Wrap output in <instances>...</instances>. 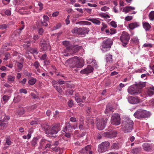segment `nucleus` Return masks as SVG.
<instances>
[{
  "mask_svg": "<svg viewBox=\"0 0 154 154\" xmlns=\"http://www.w3.org/2000/svg\"><path fill=\"white\" fill-rule=\"evenodd\" d=\"M66 66L70 68H81L84 66V62L82 59L77 56L69 59L65 63Z\"/></svg>",
  "mask_w": 154,
  "mask_h": 154,
  "instance_id": "nucleus-1",
  "label": "nucleus"
},
{
  "mask_svg": "<svg viewBox=\"0 0 154 154\" xmlns=\"http://www.w3.org/2000/svg\"><path fill=\"white\" fill-rule=\"evenodd\" d=\"M42 127L44 128L46 134H56L60 130V125L59 123L54 125L51 128L47 124L43 125Z\"/></svg>",
  "mask_w": 154,
  "mask_h": 154,
  "instance_id": "nucleus-2",
  "label": "nucleus"
},
{
  "mask_svg": "<svg viewBox=\"0 0 154 154\" xmlns=\"http://www.w3.org/2000/svg\"><path fill=\"white\" fill-rule=\"evenodd\" d=\"M134 124L133 121L130 118H126L122 122V129L124 133L131 132Z\"/></svg>",
  "mask_w": 154,
  "mask_h": 154,
  "instance_id": "nucleus-3",
  "label": "nucleus"
},
{
  "mask_svg": "<svg viewBox=\"0 0 154 154\" xmlns=\"http://www.w3.org/2000/svg\"><path fill=\"white\" fill-rule=\"evenodd\" d=\"M63 44L66 46L67 51L69 52L71 54L76 53L82 48L81 46H78L77 45H71L69 42L66 41H63Z\"/></svg>",
  "mask_w": 154,
  "mask_h": 154,
  "instance_id": "nucleus-4",
  "label": "nucleus"
},
{
  "mask_svg": "<svg viewBox=\"0 0 154 154\" xmlns=\"http://www.w3.org/2000/svg\"><path fill=\"white\" fill-rule=\"evenodd\" d=\"M136 118L140 119L142 118H147L150 116V113L146 110L140 109L136 111L134 114Z\"/></svg>",
  "mask_w": 154,
  "mask_h": 154,
  "instance_id": "nucleus-5",
  "label": "nucleus"
},
{
  "mask_svg": "<svg viewBox=\"0 0 154 154\" xmlns=\"http://www.w3.org/2000/svg\"><path fill=\"white\" fill-rule=\"evenodd\" d=\"M89 31L88 28L75 27L72 30V32L74 34L83 35L87 34Z\"/></svg>",
  "mask_w": 154,
  "mask_h": 154,
  "instance_id": "nucleus-6",
  "label": "nucleus"
},
{
  "mask_svg": "<svg viewBox=\"0 0 154 154\" xmlns=\"http://www.w3.org/2000/svg\"><path fill=\"white\" fill-rule=\"evenodd\" d=\"M130 39L129 34L125 31H123L120 37V39L122 43V45L124 47H126Z\"/></svg>",
  "mask_w": 154,
  "mask_h": 154,
  "instance_id": "nucleus-7",
  "label": "nucleus"
},
{
  "mask_svg": "<svg viewBox=\"0 0 154 154\" xmlns=\"http://www.w3.org/2000/svg\"><path fill=\"white\" fill-rule=\"evenodd\" d=\"M110 145L108 141L102 142L100 144L98 147V150L100 153H103L107 151Z\"/></svg>",
  "mask_w": 154,
  "mask_h": 154,
  "instance_id": "nucleus-8",
  "label": "nucleus"
},
{
  "mask_svg": "<svg viewBox=\"0 0 154 154\" xmlns=\"http://www.w3.org/2000/svg\"><path fill=\"white\" fill-rule=\"evenodd\" d=\"M40 46L41 49L44 51L50 50L51 49V46L48 41H46L43 39H41L40 42Z\"/></svg>",
  "mask_w": 154,
  "mask_h": 154,
  "instance_id": "nucleus-9",
  "label": "nucleus"
},
{
  "mask_svg": "<svg viewBox=\"0 0 154 154\" xmlns=\"http://www.w3.org/2000/svg\"><path fill=\"white\" fill-rule=\"evenodd\" d=\"M111 122L112 124L116 125H119L120 124V118L118 113H115L112 115Z\"/></svg>",
  "mask_w": 154,
  "mask_h": 154,
  "instance_id": "nucleus-10",
  "label": "nucleus"
},
{
  "mask_svg": "<svg viewBox=\"0 0 154 154\" xmlns=\"http://www.w3.org/2000/svg\"><path fill=\"white\" fill-rule=\"evenodd\" d=\"M113 43L112 40L110 38H108L106 40L103 41L102 46L104 49H109Z\"/></svg>",
  "mask_w": 154,
  "mask_h": 154,
  "instance_id": "nucleus-11",
  "label": "nucleus"
},
{
  "mask_svg": "<svg viewBox=\"0 0 154 154\" xmlns=\"http://www.w3.org/2000/svg\"><path fill=\"white\" fill-rule=\"evenodd\" d=\"M128 93L131 95L137 94L141 93V90L138 89L136 85L134 87H129L128 89Z\"/></svg>",
  "mask_w": 154,
  "mask_h": 154,
  "instance_id": "nucleus-12",
  "label": "nucleus"
},
{
  "mask_svg": "<svg viewBox=\"0 0 154 154\" xmlns=\"http://www.w3.org/2000/svg\"><path fill=\"white\" fill-rule=\"evenodd\" d=\"M97 122L96 125L97 129L100 130L103 129L105 127L106 122L102 119L97 120Z\"/></svg>",
  "mask_w": 154,
  "mask_h": 154,
  "instance_id": "nucleus-13",
  "label": "nucleus"
},
{
  "mask_svg": "<svg viewBox=\"0 0 154 154\" xmlns=\"http://www.w3.org/2000/svg\"><path fill=\"white\" fill-rule=\"evenodd\" d=\"M128 102L132 104H135L139 103L140 99L138 97L130 96L128 97Z\"/></svg>",
  "mask_w": 154,
  "mask_h": 154,
  "instance_id": "nucleus-14",
  "label": "nucleus"
},
{
  "mask_svg": "<svg viewBox=\"0 0 154 154\" xmlns=\"http://www.w3.org/2000/svg\"><path fill=\"white\" fill-rule=\"evenodd\" d=\"M116 131H112L104 132L103 135L106 137L112 138L116 137Z\"/></svg>",
  "mask_w": 154,
  "mask_h": 154,
  "instance_id": "nucleus-15",
  "label": "nucleus"
},
{
  "mask_svg": "<svg viewBox=\"0 0 154 154\" xmlns=\"http://www.w3.org/2000/svg\"><path fill=\"white\" fill-rule=\"evenodd\" d=\"M93 68L91 65H88L87 67L80 71L82 74H87L91 73L93 71Z\"/></svg>",
  "mask_w": 154,
  "mask_h": 154,
  "instance_id": "nucleus-16",
  "label": "nucleus"
},
{
  "mask_svg": "<svg viewBox=\"0 0 154 154\" xmlns=\"http://www.w3.org/2000/svg\"><path fill=\"white\" fill-rule=\"evenodd\" d=\"M72 126L69 122L66 123L64 128H63V131L65 133L67 131L69 132L72 131Z\"/></svg>",
  "mask_w": 154,
  "mask_h": 154,
  "instance_id": "nucleus-17",
  "label": "nucleus"
},
{
  "mask_svg": "<svg viewBox=\"0 0 154 154\" xmlns=\"http://www.w3.org/2000/svg\"><path fill=\"white\" fill-rule=\"evenodd\" d=\"M140 24L139 23L134 22L128 24V27L130 29L133 30L135 28L139 27Z\"/></svg>",
  "mask_w": 154,
  "mask_h": 154,
  "instance_id": "nucleus-18",
  "label": "nucleus"
},
{
  "mask_svg": "<svg viewBox=\"0 0 154 154\" xmlns=\"http://www.w3.org/2000/svg\"><path fill=\"white\" fill-rule=\"evenodd\" d=\"M143 149L147 152H149L152 149L150 144L147 143H144L143 145Z\"/></svg>",
  "mask_w": 154,
  "mask_h": 154,
  "instance_id": "nucleus-19",
  "label": "nucleus"
},
{
  "mask_svg": "<svg viewBox=\"0 0 154 154\" xmlns=\"http://www.w3.org/2000/svg\"><path fill=\"white\" fill-rule=\"evenodd\" d=\"M135 8L131 6L125 7L123 10V12L125 13H127L132 10H134Z\"/></svg>",
  "mask_w": 154,
  "mask_h": 154,
  "instance_id": "nucleus-20",
  "label": "nucleus"
},
{
  "mask_svg": "<svg viewBox=\"0 0 154 154\" xmlns=\"http://www.w3.org/2000/svg\"><path fill=\"white\" fill-rule=\"evenodd\" d=\"M87 20L92 22L95 24L100 25V22L98 20L94 18H91L87 19Z\"/></svg>",
  "mask_w": 154,
  "mask_h": 154,
  "instance_id": "nucleus-21",
  "label": "nucleus"
},
{
  "mask_svg": "<svg viewBox=\"0 0 154 154\" xmlns=\"http://www.w3.org/2000/svg\"><path fill=\"white\" fill-rule=\"evenodd\" d=\"M146 85L145 82H140L138 84H137L136 86L137 87L138 89L141 90V92L142 88L144 87Z\"/></svg>",
  "mask_w": 154,
  "mask_h": 154,
  "instance_id": "nucleus-22",
  "label": "nucleus"
},
{
  "mask_svg": "<svg viewBox=\"0 0 154 154\" xmlns=\"http://www.w3.org/2000/svg\"><path fill=\"white\" fill-rule=\"evenodd\" d=\"M143 28L146 31L149 30L151 28V26L147 22H143Z\"/></svg>",
  "mask_w": 154,
  "mask_h": 154,
  "instance_id": "nucleus-23",
  "label": "nucleus"
},
{
  "mask_svg": "<svg viewBox=\"0 0 154 154\" xmlns=\"http://www.w3.org/2000/svg\"><path fill=\"white\" fill-rule=\"evenodd\" d=\"M3 114V115H2L1 117V120H2L5 122H7L10 119L9 116H5L4 113Z\"/></svg>",
  "mask_w": 154,
  "mask_h": 154,
  "instance_id": "nucleus-24",
  "label": "nucleus"
},
{
  "mask_svg": "<svg viewBox=\"0 0 154 154\" xmlns=\"http://www.w3.org/2000/svg\"><path fill=\"white\" fill-rule=\"evenodd\" d=\"M15 79V77L11 75H8L7 80L10 82H14Z\"/></svg>",
  "mask_w": 154,
  "mask_h": 154,
  "instance_id": "nucleus-25",
  "label": "nucleus"
},
{
  "mask_svg": "<svg viewBox=\"0 0 154 154\" xmlns=\"http://www.w3.org/2000/svg\"><path fill=\"white\" fill-rule=\"evenodd\" d=\"M100 16L102 18H104L106 19L109 20H108L109 21L111 20V19H109L110 18V16L108 14H106L105 13H101L100 14Z\"/></svg>",
  "mask_w": 154,
  "mask_h": 154,
  "instance_id": "nucleus-26",
  "label": "nucleus"
},
{
  "mask_svg": "<svg viewBox=\"0 0 154 154\" xmlns=\"http://www.w3.org/2000/svg\"><path fill=\"white\" fill-rule=\"evenodd\" d=\"M106 60L107 62L108 63H110L112 61V56L108 54L106 55Z\"/></svg>",
  "mask_w": 154,
  "mask_h": 154,
  "instance_id": "nucleus-27",
  "label": "nucleus"
},
{
  "mask_svg": "<svg viewBox=\"0 0 154 154\" xmlns=\"http://www.w3.org/2000/svg\"><path fill=\"white\" fill-rule=\"evenodd\" d=\"M38 138L36 137L34 138L31 142V144L32 146H35L37 145V141L38 140Z\"/></svg>",
  "mask_w": 154,
  "mask_h": 154,
  "instance_id": "nucleus-28",
  "label": "nucleus"
},
{
  "mask_svg": "<svg viewBox=\"0 0 154 154\" xmlns=\"http://www.w3.org/2000/svg\"><path fill=\"white\" fill-rule=\"evenodd\" d=\"M148 94L149 96H151L154 94V87H151L148 90Z\"/></svg>",
  "mask_w": 154,
  "mask_h": 154,
  "instance_id": "nucleus-29",
  "label": "nucleus"
},
{
  "mask_svg": "<svg viewBox=\"0 0 154 154\" xmlns=\"http://www.w3.org/2000/svg\"><path fill=\"white\" fill-rule=\"evenodd\" d=\"M21 99V97L19 95L15 97L13 101L14 103H17L20 102Z\"/></svg>",
  "mask_w": 154,
  "mask_h": 154,
  "instance_id": "nucleus-30",
  "label": "nucleus"
},
{
  "mask_svg": "<svg viewBox=\"0 0 154 154\" xmlns=\"http://www.w3.org/2000/svg\"><path fill=\"white\" fill-rule=\"evenodd\" d=\"M36 81V79L35 78H32L30 79L28 82V83L31 85H34Z\"/></svg>",
  "mask_w": 154,
  "mask_h": 154,
  "instance_id": "nucleus-31",
  "label": "nucleus"
},
{
  "mask_svg": "<svg viewBox=\"0 0 154 154\" xmlns=\"http://www.w3.org/2000/svg\"><path fill=\"white\" fill-rule=\"evenodd\" d=\"M30 41L29 40H28L25 41V43L23 45V47L25 48H26L30 46Z\"/></svg>",
  "mask_w": 154,
  "mask_h": 154,
  "instance_id": "nucleus-32",
  "label": "nucleus"
},
{
  "mask_svg": "<svg viewBox=\"0 0 154 154\" xmlns=\"http://www.w3.org/2000/svg\"><path fill=\"white\" fill-rule=\"evenodd\" d=\"M149 16L151 20H154V11H152L150 12L149 15Z\"/></svg>",
  "mask_w": 154,
  "mask_h": 154,
  "instance_id": "nucleus-33",
  "label": "nucleus"
},
{
  "mask_svg": "<svg viewBox=\"0 0 154 154\" xmlns=\"http://www.w3.org/2000/svg\"><path fill=\"white\" fill-rule=\"evenodd\" d=\"M76 23L81 25H90L91 24V23L90 22L87 21H83L77 22Z\"/></svg>",
  "mask_w": 154,
  "mask_h": 154,
  "instance_id": "nucleus-34",
  "label": "nucleus"
},
{
  "mask_svg": "<svg viewBox=\"0 0 154 154\" xmlns=\"http://www.w3.org/2000/svg\"><path fill=\"white\" fill-rule=\"evenodd\" d=\"M54 87L59 93L61 94L62 93L63 91L61 88L60 86H58L57 85H54Z\"/></svg>",
  "mask_w": 154,
  "mask_h": 154,
  "instance_id": "nucleus-35",
  "label": "nucleus"
},
{
  "mask_svg": "<svg viewBox=\"0 0 154 154\" xmlns=\"http://www.w3.org/2000/svg\"><path fill=\"white\" fill-rule=\"evenodd\" d=\"M75 100L78 103L83 102V101H82V99L80 98L78 96L75 95Z\"/></svg>",
  "mask_w": 154,
  "mask_h": 154,
  "instance_id": "nucleus-36",
  "label": "nucleus"
},
{
  "mask_svg": "<svg viewBox=\"0 0 154 154\" xmlns=\"http://www.w3.org/2000/svg\"><path fill=\"white\" fill-rule=\"evenodd\" d=\"M6 143L8 145V146L11 144L12 142H11V140L9 137H7L6 138Z\"/></svg>",
  "mask_w": 154,
  "mask_h": 154,
  "instance_id": "nucleus-37",
  "label": "nucleus"
},
{
  "mask_svg": "<svg viewBox=\"0 0 154 154\" xmlns=\"http://www.w3.org/2000/svg\"><path fill=\"white\" fill-rule=\"evenodd\" d=\"M112 149H117L118 148V144L117 143H113L111 146Z\"/></svg>",
  "mask_w": 154,
  "mask_h": 154,
  "instance_id": "nucleus-38",
  "label": "nucleus"
},
{
  "mask_svg": "<svg viewBox=\"0 0 154 154\" xmlns=\"http://www.w3.org/2000/svg\"><path fill=\"white\" fill-rule=\"evenodd\" d=\"M7 122L2 121V120H0V125L3 127H5L7 124Z\"/></svg>",
  "mask_w": 154,
  "mask_h": 154,
  "instance_id": "nucleus-39",
  "label": "nucleus"
},
{
  "mask_svg": "<svg viewBox=\"0 0 154 154\" xmlns=\"http://www.w3.org/2000/svg\"><path fill=\"white\" fill-rule=\"evenodd\" d=\"M30 51V52L32 54H37L38 53L37 49L35 48L31 49Z\"/></svg>",
  "mask_w": 154,
  "mask_h": 154,
  "instance_id": "nucleus-40",
  "label": "nucleus"
},
{
  "mask_svg": "<svg viewBox=\"0 0 154 154\" xmlns=\"http://www.w3.org/2000/svg\"><path fill=\"white\" fill-rule=\"evenodd\" d=\"M33 66L35 67V69H37L39 68L40 66V64L38 61H36L34 63Z\"/></svg>",
  "mask_w": 154,
  "mask_h": 154,
  "instance_id": "nucleus-41",
  "label": "nucleus"
},
{
  "mask_svg": "<svg viewBox=\"0 0 154 154\" xmlns=\"http://www.w3.org/2000/svg\"><path fill=\"white\" fill-rule=\"evenodd\" d=\"M61 25L60 23H58L56 25V26H55L52 30V31L54 30L57 29L61 27Z\"/></svg>",
  "mask_w": 154,
  "mask_h": 154,
  "instance_id": "nucleus-42",
  "label": "nucleus"
},
{
  "mask_svg": "<svg viewBox=\"0 0 154 154\" xmlns=\"http://www.w3.org/2000/svg\"><path fill=\"white\" fill-rule=\"evenodd\" d=\"M140 151V149L138 148H134L133 150V153L134 154H137Z\"/></svg>",
  "mask_w": 154,
  "mask_h": 154,
  "instance_id": "nucleus-43",
  "label": "nucleus"
},
{
  "mask_svg": "<svg viewBox=\"0 0 154 154\" xmlns=\"http://www.w3.org/2000/svg\"><path fill=\"white\" fill-rule=\"evenodd\" d=\"M109 9V7L105 6L101 8V10L103 11H108Z\"/></svg>",
  "mask_w": 154,
  "mask_h": 154,
  "instance_id": "nucleus-44",
  "label": "nucleus"
},
{
  "mask_svg": "<svg viewBox=\"0 0 154 154\" xmlns=\"http://www.w3.org/2000/svg\"><path fill=\"white\" fill-rule=\"evenodd\" d=\"M8 27V25L6 24H3L0 25V29H5Z\"/></svg>",
  "mask_w": 154,
  "mask_h": 154,
  "instance_id": "nucleus-45",
  "label": "nucleus"
},
{
  "mask_svg": "<svg viewBox=\"0 0 154 154\" xmlns=\"http://www.w3.org/2000/svg\"><path fill=\"white\" fill-rule=\"evenodd\" d=\"M110 25L112 27L116 28L117 27V25L116 22L115 21H112L110 22Z\"/></svg>",
  "mask_w": 154,
  "mask_h": 154,
  "instance_id": "nucleus-46",
  "label": "nucleus"
},
{
  "mask_svg": "<svg viewBox=\"0 0 154 154\" xmlns=\"http://www.w3.org/2000/svg\"><path fill=\"white\" fill-rule=\"evenodd\" d=\"M106 110H109L110 112H113V109L109 105H107L106 106Z\"/></svg>",
  "mask_w": 154,
  "mask_h": 154,
  "instance_id": "nucleus-47",
  "label": "nucleus"
},
{
  "mask_svg": "<svg viewBox=\"0 0 154 154\" xmlns=\"http://www.w3.org/2000/svg\"><path fill=\"white\" fill-rule=\"evenodd\" d=\"M18 114L19 115H21L24 114L25 113L24 110L23 109H20L18 111Z\"/></svg>",
  "mask_w": 154,
  "mask_h": 154,
  "instance_id": "nucleus-48",
  "label": "nucleus"
},
{
  "mask_svg": "<svg viewBox=\"0 0 154 154\" xmlns=\"http://www.w3.org/2000/svg\"><path fill=\"white\" fill-rule=\"evenodd\" d=\"M132 17L131 16H128L126 17L125 18V20L126 21H129L132 19Z\"/></svg>",
  "mask_w": 154,
  "mask_h": 154,
  "instance_id": "nucleus-49",
  "label": "nucleus"
},
{
  "mask_svg": "<svg viewBox=\"0 0 154 154\" xmlns=\"http://www.w3.org/2000/svg\"><path fill=\"white\" fill-rule=\"evenodd\" d=\"M40 22L41 24L43 26H47L48 25L47 22L44 21V20L41 21Z\"/></svg>",
  "mask_w": 154,
  "mask_h": 154,
  "instance_id": "nucleus-50",
  "label": "nucleus"
},
{
  "mask_svg": "<svg viewBox=\"0 0 154 154\" xmlns=\"http://www.w3.org/2000/svg\"><path fill=\"white\" fill-rule=\"evenodd\" d=\"M132 42L135 43H137L139 41L138 38L137 37L133 38L131 39Z\"/></svg>",
  "mask_w": 154,
  "mask_h": 154,
  "instance_id": "nucleus-51",
  "label": "nucleus"
},
{
  "mask_svg": "<svg viewBox=\"0 0 154 154\" xmlns=\"http://www.w3.org/2000/svg\"><path fill=\"white\" fill-rule=\"evenodd\" d=\"M46 140L45 139H42L40 143V146H42L45 143Z\"/></svg>",
  "mask_w": 154,
  "mask_h": 154,
  "instance_id": "nucleus-52",
  "label": "nucleus"
},
{
  "mask_svg": "<svg viewBox=\"0 0 154 154\" xmlns=\"http://www.w3.org/2000/svg\"><path fill=\"white\" fill-rule=\"evenodd\" d=\"M107 27V26L106 24H104V23H103L102 24V27L101 28V30L102 31H103Z\"/></svg>",
  "mask_w": 154,
  "mask_h": 154,
  "instance_id": "nucleus-53",
  "label": "nucleus"
},
{
  "mask_svg": "<svg viewBox=\"0 0 154 154\" xmlns=\"http://www.w3.org/2000/svg\"><path fill=\"white\" fill-rule=\"evenodd\" d=\"M19 91L20 93H23L25 94H26L27 93V91L26 89L22 88L19 90Z\"/></svg>",
  "mask_w": 154,
  "mask_h": 154,
  "instance_id": "nucleus-54",
  "label": "nucleus"
},
{
  "mask_svg": "<svg viewBox=\"0 0 154 154\" xmlns=\"http://www.w3.org/2000/svg\"><path fill=\"white\" fill-rule=\"evenodd\" d=\"M3 99L4 101H7L9 100L8 96L7 95H5L3 97Z\"/></svg>",
  "mask_w": 154,
  "mask_h": 154,
  "instance_id": "nucleus-55",
  "label": "nucleus"
},
{
  "mask_svg": "<svg viewBox=\"0 0 154 154\" xmlns=\"http://www.w3.org/2000/svg\"><path fill=\"white\" fill-rule=\"evenodd\" d=\"M143 46L145 47L151 48L152 46V45L149 43H145L143 45Z\"/></svg>",
  "mask_w": 154,
  "mask_h": 154,
  "instance_id": "nucleus-56",
  "label": "nucleus"
},
{
  "mask_svg": "<svg viewBox=\"0 0 154 154\" xmlns=\"http://www.w3.org/2000/svg\"><path fill=\"white\" fill-rule=\"evenodd\" d=\"M38 124H39V122L37 121H32L30 122V124L32 125H34Z\"/></svg>",
  "mask_w": 154,
  "mask_h": 154,
  "instance_id": "nucleus-57",
  "label": "nucleus"
},
{
  "mask_svg": "<svg viewBox=\"0 0 154 154\" xmlns=\"http://www.w3.org/2000/svg\"><path fill=\"white\" fill-rule=\"evenodd\" d=\"M70 16L68 15L67 18L65 20L66 24L67 25L69 24L70 23V21L69 20Z\"/></svg>",
  "mask_w": 154,
  "mask_h": 154,
  "instance_id": "nucleus-58",
  "label": "nucleus"
},
{
  "mask_svg": "<svg viewBox=\"0 0 154 154\" xmlns=\"http://www.w3.org/2000/svg\"><path fill=\"white\" fill-rule=\"evenodd\" d=\"M17 66L19 69H21L23 67L22 63L18 62Z\"/></svg>",
  "mask_w": 154,
  "mask_h": 154,
  "instance_id": "nucleus-59",
  "label": "nucleus"
},
{
  "mask_svg": "<svg viewBox=\"0 0 154 154\" xmlns=\"http://www.w3.org/2000/svg\"><path fill=\"white\" fill-rule=\"evenodd\" d=\"M10 56V54L8 53H6L5 54V57L4 58V60H7L8 59V57Z\"/></svg>",
  "mask_w": 154,
  "mask_h": 154,
  "instance_id": "nucleus-60",
  "label": "nucleus"
},
{
  "mask_svg": "<svg viewBox=\"0 0 154 154\" xmlns=\"http://www.w3.org/2000/svg\"><path fill=\"white\" fill-rule=\"evenodd\" d=\"M50 63V61L49 60L46 59L45 60L44 63V64L45 65H48Z\"/></svg>",
  "mask_w": 154,
  "mask_h": 154,
  "instance_id": "nucleus-61",
  "label": "nucleus"
},
{
  "mask_svg": "<svg viewBox=\"0 0 154 154\" xmlns=\"http://www.w3.org/2000/svg\"><path fill=\"white\" fill-rule=\"evenodd\" d=\"M68 105L69 107H72L73 105V101L72 100H71L68 101Z\"/></svg>",
  "mask_w": 154,
  "mask_h": 154,
  "instance_id": "nucleus-62",
  "label": "nucleus"
},
{
  "mask_svg": "<svg viewBox=\"0 0 154 154\" xmlns=\"http://www.w3.org/2000/svg\"><path fill=\"white\" fill-rule=\"evenodd\" d=\"M65 82L61 79H59L57 80V82L60 85L65 84Z\"/></svg>",
  "mask_w": 154,
  "mask_h": 154,
  "instance_id": "nucleus-63",
  "label": "nucleus"
},
{
  "mask_svg": "<svg viewBox=\"0 0 154 154\" xmlns=\"http://www.w3.org/2000/svg\"><path fill=\"white\" fill-rule=\"evenodd\" d=\"M110 30V34L111 35L114 34L116 32V30L114 29H111Z\"/></svg>",
  "mask_w": 154,
  "mask_h": 154,
  "instance_id": "nucleus-64",
  "label": "nucleus"
}]
</instances>
